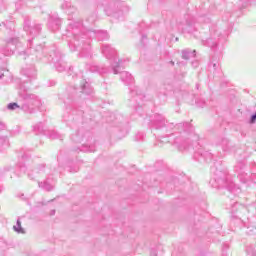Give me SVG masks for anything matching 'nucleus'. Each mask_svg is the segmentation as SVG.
Returning a JSON list of instances; mask_svg holds the SVG:
<instances>
[{"label": "nucleus", "instance_id": "obj_1", "mask_svg": "<svg viewBox=\"0 0 256 256\" xmlns=\"http://www.w3.org/2000/svg\"><path fill=\"white\" fill-rule=\"evenodd\" d=\"M153 129H162L166 137L173 138V143L179 151L189 149L191 145H199V136L195 133V128L191 123H168L161 114H155L151 121Z\"/></svg>", "mask_w": 256, "mask_h": 256}, {"label": "nucleus", "instance_id": "obj_2", "mask_svg": "<svg viewBox=\"0 0 256 256\" xmlns=\"http://www.w3.org/2000/svg\"><path fill=\"white\" fill-rule=\"evenodd\" d=\"M85 26L81 21H70L66 28V37H72L69 40L71 51H80V57H91V31L84 32Z\"/></svg>", "mask_w": 256, "mask_h": 256}, {"label": "nucleus", "instance_id": "obj_3", "mask_svg": "<svg viewBox=\"0 0 256 256\" xmlns=\"http://www.w3.org/2000/svg\"><path fill=\"white\" fill-rule=\"evenodd\" d=\"M19 104L17 102L9 103L7 109L15 111V109H21L24 113L32 115L37 109H41V98L36 94L31 93L29 88L22 84L18 90Z\"/></svg>", "mask_w": 256, "mask_h": 256}, {"label": "nucleus", "instance_id": "obj_4", "mask_svg": "<svg viewBox=\"0 0 256 256\" xmlns=\"http://www.w3.org/2000/svg\"><path fill=\"white\" fill-rule=\"evenodd\" d=\"M28 43L30 44V49L26 51L21 50V42H19V38L17 37H11L8 38L6 41V46L4 49H2V53L6 56L9 57V55H13L15 51L18 52V55H23V59H27L25 57L26 55H35V57H39L41 53H45L47 51L45 48H43V45L39 44L36 46V48L31 47V40H28Z\"/></svg>", "mask_w": 256, "mask_h": 256}, {"label": "nucleus", "instance_id": "obj_5", "mask_svg": "<svg viewBox=\"0 0 256 256\" xmlns=\"http://www.w3.org/2000/svg\"><path fill=\"white\" fill-rule=\"evenodd\" d=\"M228 175L229 173L227 171H216L214 179L210 180V185L215 189L226 188L228 191H235V183H229Z\"/></svg>", "mask_w": 256, "mask_h": 256}, {"label": "nucleus", "instance_id": "obj_6", "mask_svg": "<svg viewBox=\"0 0 256 256\" xmlns=\"http://www.w3.org/2000/svg\"><path fill=\"white\" fill-rule=\"evenodd\" d=\"M102 54L106 57V59H113L114 63L112 64V71L114 75H117L123 67V60H118L117 61V51L114 50L113 47H111L108 44H103L102 45Z\"/></svg>", "mask_w": 256, "mask_h": 256}, {"label": "nucleus", "instance_id": "obj_7", "mask_svg": "<svg viewBox=\"0 0 256 256\" xmlns=\"http://www.w3.org/2000/svg\"><path fill=\"white\" fill-rule=\"evenodd\" d=\"M105 11L108 15H113L116 19H119L120 15L129 12V7L125 6L123 3L117 2V0H110Z\"/></svg>", "mask_w": 256, "mask_h": 256}, {"label": "nucleus", "instance_id": "obj_8", "mask_svg": "<svg viewBox=\"0 0 256 256\" xmlns=\"http://www.w3.org/2000/svg\"><path fill=\"white\" fill-rule=\"evenodd\" d=\"M48 61L54 64L56 70L59 71V73H63V71L67 69V63L63 61V54H61L59 49H54L50 52Z\"/></svg>", "mask_w": 256, "mask_h": 256}, {"label": "nucleus", "instance_id": "obj_9", "mask_svg": "<svg viewBox=\"0 0 256 256\" xmlns=\"http://www.w3.org/2000/svg\"><path fill=\"white\" fill-rule=\"evenodd\" d=\"M43 27L38 22H31L29 17L24 18V31L32 38L40 35Z\"/></svg>", "mask_w": 256, "mask_h": 256}, {"label": "nucleus", "instance_id": "obj_10", "mask_svg": "<svg viewBox=\"0 0 256 256\" xmlns=\"http://www.w3.org/2000/svg\"><path fill=\"white\" fill-rule=\"evenodd\" d=\"M22 75L24 77V83H31V81L37 79V70L35 69V66H28L22 69Z\"/></svg>", "mask_w": 256, "mask_h": 256}, {"label": "nucleus", "instance_id": "obj_11", "mask_svg": "<svg viewBox=\"0 0 256 256\" xmlns=\"http://www.w3.org/2000/svg\"><path fill=\"white\" fill-rule=\"evenodd\" d=\"M48 29L50 31H59V29H61V19L58 15L50 16L48 20Z\"/></svg>", "mask_w": 256, "mask_h": 256}, {"label": "nucleus", "instance_id": "obj_12", "mask_svg": "<svg viewBox=\"0 0 256 256\" xmlns=\"http://www.w3.org/2000/svg\"><path fill=\"white\" fill-rule=\"evenodd\" d=\"M231 211H232V217L241 219V217H243V213L247 212V208L236 202L233 204Z\"/></svg>", "mask_w": 256, "mask_h": 256}, {"label": "nucleus", "instance_id": "obj_13", "mask_svg": "<svg viewBox=\"0 0 256 256\" xmlns=\"http://www.w3.org/2000/svg\"><path fill=\"white\" fill-rule=\"evenodd\" d=\"M5 129H7V126L0 122V131H5ZM9 145V138H7V136H0V151L3 152L9 149Z\"/></svg>", "mask_w": 256, "mask_h": 256}, {"label": "nucleus", "instance_id": "obj_14", "mask_svg": "<svg viewBox=\"0 0 256 256\" xmlns=\"http://www.w3.org/2000/svg\"><path fill=\"white\" fill-rule=\"evenodd\" d=\"M44 171H45V165L40 164L37 168L28 172V177L31 181H35V177H37V175L41 173H44Z\"/></svg>", "mask_w": 256, "mask_h": 256}, {"label": "nucleus", "instance_id": "obj_15", "mask_svg": "<svg viewBox=\"0 0 256 256\" xmlns=\"http://www.w3.org/2000/svg\"><path fill=\"white\" fill-rule=\"evenodd\" d=\"M80 88H81V91L86 95H91V93H93V88L91 87V83H89V81L85 79H82L80 81Z\"/></svg>", "mask_w": 256, "mask_h": 256}, {"label": "nucleus", "instance_id": "obj_16", "mask_svg": "<svg viewBox=\"0 0 256 256\" xmlns=\"http://www.w3.org/2000/svg\"><path fill=\"white\" fill-rule=\"evenodd\" d=\"M87 69L91 71V73H100V75H103L105 73H109V68H105L103 66H97V65H91L87 66Z\"/></svg>", "mask_w": 256, "mask_h": 256}, {"label": "nucleus", "instance_id": "obj_17", "mask_svg": "<svg viewBox=\"0 0 256 256\" xmlns=\"http://www.w3.org/2000/svg\"><path fill=\"white\" fill-rule=\"evenodd\" d=\"M120 79L122 83H125V85H132L133 83V76L127 71L120 72Z\"/></svg>", "mask_w": 256, "mask_h": 256}, {"label": "nucleus", "instance_id": "obj_18", "mask_svg": "<svg viewBox=\"0 0 256 256\" xmlns=\"http://www.w3.org/2000/svg\"><path fill=\"white\" fill-rule=\"evenodd\" d=\"M13 79V76L11 75V72L7 69L0 70V81L2 83H9Z\"/></svg>", "mask_w": 256, "mask_h": 256}, {"label": "nucleus", "instance_id": "obj_19", "mask_svg": "<svg viewBox=\"0 0 256 256\" xmlns=\"http://www.w3.org/2000/svg\"><path fill=\"white\" fill-rule=\"evenodd\" d=\"M220 145L222 147V151H224V153H231V143L229 142V140L227 138H222L220 141Z\"/></svg>", "mask_w": 256, "mask_h": 256}, {"label": "nucleus", "instance_id": "obj_20", "mask_svg": "<svg viewBox=\"0 0 256 256\" xmlns=\"http://www.w3.org/2000/svg\"><path fill=\"white\" fill-rule=\"evenodd\" d=\"M38 186L40 189H44V191H53L54 189L53 184L49 183V179L45 180L44 182H38Z\"/></svg>", "mask_w": 256, "mask_h": 256}, {"label": "nucleus", "instance_id": "obj_21", "mask_svg": "<svg viewBox=\"0 0 256 256\" xmlns=\"http://www.w3.org/2000/svg\"><path fill=\"white\" fill-rule=\"evenodd\" d=\"M196 51L193 50H183L182 51V59H185V61H189V59H193L195 57Z\"/></svg>", "mask_w": 256, "mask_h": 256}, {"label": "nucleus", "instance_id": "obj_22", "mask_svg": "<svg viewBox=\"0 0 256 256\" xmlns=\"http://www.w3.org/2000/svg\"><path fill=\"white\" fill-rule=\"evenodd\" d=\"M195 155L196 157L197 155H200L206 161H211L213 159V154L209 151H199V152H196Z\"/></svg>", "mask_w": 256, "mask_h": 256}, {"label": "nucleus", "instance_id": "obj_23", "mask_svg": "<svg viewBox=\"0 0 256 256\" xmlns=\"http://www.w3.org/2000/svg\"><path fill=\"white\" fill-rule=\"evenodd\" d=\"M96 37L98 41H107L109 39V33L106 31L100 30L96 33Z\"/></svg>", "mask_w": 256, "mask_h": 256}, {"label": "nucleus", "instance_id": "obj_24", "mask_svg": "<svg viewBox=\"0 0 256 256\" xmlns=\"http://www.w3.org/2000/svg\"><path fill=\"white\" fill-rule=\"evenodd\" d=\"M48 137L49 139H60V141H63V134H59V132L55 131V130H51L48 133Z\"/></svg>", "mask_w": 256, "mask_h": 256}, {"label": "nucleus", "instance_id": "obj_25", "mask_svg": "<svg viewBox=\"0 0 256 256\" xmlns=\"http://www.w3.org/2000/svg\"><path fill=\"white\" fill-rule=\"evenodd\" d=\"M130 93L133 96L136 95V97H140V99H142V97H145V95H143V93H141V90H139V88L137 86L130 88Z\"/></svg>", "mask_w": 256, "mask_h": 256}, {"label": "nucleus", "instance_id": "obj_26", "mask_svg": "<svg viewBox=\"0 0 256 256\" xmlns=\"http://www.w3.org/2000/svg\"><path fill=\"white\" fill-rule=\"evenodd\" d=\"M33 131H35V133H45V124L39 122L33 127Z\"/></svg>", "mask_w": 256, "mask_h": 256}, {"label": "nucleus", "instance_id": "obj_27", "mask_svg": "<svg viewBox=\"0 0 256 256\" xmlns=\"http://www.w3.org/2000/svg\"><path fill=\"white\" fill-rule=\"evenodd\" d=\"M14 231H16V233H25V229H23V227H21V220H17L16 225L13 227Z\"/></svg>", "mask_w": 256, "mask_h": 256}, {"label": "nucleus", "instance_id": "obj_28", "mask_svg": "<svg viewBox=\"0 0 256 256\" xmlns=\"http://www.w3.org/2000/svg\"><path fill=\"white\" fill-rule=\"evenodd\" d=\"M246 253L247 255L255 256L256 255L255 248H253V246H247Z\"/></svg>", "mask_w": 256, "mask_h": 256}, {"label": "nucleus", "instance_id": "obj_29", "mask_svg": "<svg viewBox=\"0 0 256 256\" xmlns=\"http://www.w3.org/2000/svg\"><path fill=\"white\" fill-rule=\"evenodd\" d=\"M145 139V134L142 132H138L135 135V141H143Z\"/></svg>", "mask_w": 256, "mask_h": 256}, {"label": "nucleus", "instance_id": "obj_30", "mask_svg": "<svg viewBox=\"0 0 256 256\" xmlns=\"http://www.w3.org/2000/svg\"><path fill=\"white\" fill-rule=\"evenodd\" d=\"M203 45H207L208 47H211V48L217 47V43H212L211 39H208L205 42H203Z\"/></svg>", "mask_w": 256, "mask_h": 256}, {"label": "nucleus", "instance_id": "obj_31", "mask_svg": "<svg viewBox=\"0 0 256 256\" xmlns=\"http://www.w3.org/2000/svg\"><path fill=\"white\" fill-rule=\"evenodd\" d=\"M76 137H78V139H75V138L72 136L73 141H76V143H81V134H79V132L76 133Z\"/></svg>", "mask_w": 256, "mask_h": 256}, {"label": "nucleus", "instance_id": "obj_32", "mask_svg": "<svg viewBox=\"0 0 256 256\" xmlns=\"http://www.w3.org/2000/svg\"><path fill=\"white\" fill-rule=\"evenodd\" d=\"M192 67H194V68L199 67V61H197V60L192 61Z\"/></svg>", "mask_w": 256, "mask_h": 256}, {"label": "nucleus", "instance_id": "obj_33", "mask_svg": "<svg viewBox=\"0 0 256 256\" xmlns=\"http://www.w3.org/2000/svg\"><path fill=\"white\" fill-rule=\"evenodd\" d=\"M88 21L90 23H95V15H93L92 17L88 18Z\"/></svg>", "mask_w": 256, "mask_h": 256}, {"label": "nucleus", "instance_id": "obj_34", "mask_svg": "<svg viewBox=\"0 0 256 256\" xmlns=\"http://www.w3.org/2000/svg\"><path fill=\"white\" fill-rule=\"evenodd\" d=\"M212 67H214V69L217 70V69H219V64L213 63V64H212Z\"/></svg>", "mask_w": 256, "mask_h": 256}, {"label": "nucleus", "instance_id": "obj_35", "mask_svg": "<svg viewBox=\"0 0 256 256\" xmlns=\"http://www.w3.org/2000/svg\"><path fill=\"white\" fill-rule=\"evenodd\" d=\"M70 7V5H66L65 4H62V9H68Z\"/></svg>", "mask_w": 256, "mask_h": 256}, {"label": "nucleus", "instance_id": "obj_36", "mask_svg": "<svg viewBox=\"0 0 256 256\" xmlns=\"http://www.w3.org/2000/svg\"><path fill=\"white\" fill-rule=\"evenodd\" d=\"M88 151H89L90 153H94L95 149L90 148Z\"/></svg>", "mask_w": 256, "mask_h": 256}, {"label": "nucleus", "instance_id": "obj_37", "mask_svg": "<svg viewBox=\"0 0 256 256\" xmlns=\"http://www.w3.org/2000/svg\"><path fill=\"white\" fill-rule=\"evenodd\" d=\"M50 215H55V210H51Z\"/></svg>", "mask_w": 256, "mask_h": 256}, {"label": "nucleus", "instance_id": "obj_38", "mask_svg": "<svg viewBox=\"0 0 256 256\" xmlns=\"http://www.w3.org/2000/svg\"><path fill=\"white\" fill-rule=\"evenodd\" d=\"M70 171V173H77V169L76 170H69Z\"/></svg>", "mask_w": 256, "mask_h": 256}, {"label": "nucleus", "instance_id": "obj_39", "mask_svg": "<svg viewBox=\"0 0 256 256\" xmlns=\"http://www.w3.org/2000/svg\"><path fill=\"white\" fill-rule=\"evenodd\" d=\"M178 65H185L183 62H178Z\"/></svg>", "mask_w": 256, "mask_h": 256}, {"label": "nucleus", "instance_id": "obj_40", "mask_svg": "<svg viewBox=\"0 0 256 256\" xmlns=\"http://www.w3.org/2000/svg\"><path fill=\"white\" fill-rule=\"evenodd\" d=\"M170 63H171L172 65H175V62H173V61H170Z\"/></svg>", "mask_w": 256, "mask_h": 256}, {"label": "nucleus", "instance_id": "obj_41", "mask_svg": "<svg viewBox=\"0 0 256 256\" xmlns=\"http://www.w3.org/2000/svg\"><path fill=\"white\" fill-rule=\"evenodd\" d=\"M196 88L199 89V84L196 85Z\"/></svg>", "mask_w": 256, "mask_h": 256}, {"label": "nucleus", "instance_id": "obj_42", "mask_svg": "<svg viewBox=\"0 0 256 256\" xmlns=\"http://www.w3.org/2000/svg\"><path fill=\"white\" fill-rule=\"evenodd\" d=\"M163 93V95H167V92H162Z\"/></svg>", "mask_w": 256, "mask_h": 256}, {"label": "nucleus", "instance_id": "obj_43", "mask_svg": "<svg viewBox=\"0 0 256 256\" xmlns=\"http://www.w3.org/2000/svg\"><path fill=\"white\" fill-rule=\"evenodd\" d=\"M9 25H13V23H12V22H10V23H9Z\"/></svg>", "mask_w": 256, "mask_h": 256}, {"label": "nucleus", "instance_id": "obj_44", "mask_svg": "<svg viewBox=\"0 0 256 256\" xmlns=\"http://www.w3.org/2000/svg\"><path fill=\"white\" fill-rule=\"evenodd\" d=\"M22 159H25V156H22Z\"/></svg>", "mask_w": 256, "mask_h": 256}]
</instances>
